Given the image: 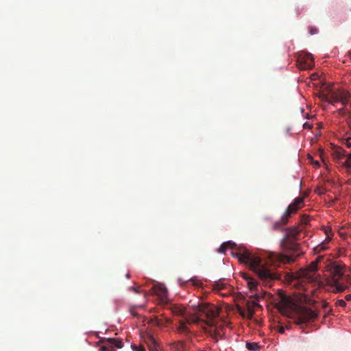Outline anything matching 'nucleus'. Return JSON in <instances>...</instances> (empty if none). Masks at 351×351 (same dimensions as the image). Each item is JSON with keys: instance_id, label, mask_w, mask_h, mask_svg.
Instances as JSON below:
<instances>
[{"instance_id": "nucleus-1", "label": "nucleus", "mask_w": 351, "mask_h": 351, "mask_svg": "<svg viewBox=\"0 0 351 351\" xmlns=\"http://www.w3.org/2000/svg\"><path fill=\"white\" fill-rule=\"evenodd\" d=\"M175 313L183 318L178 322L176 328L178 332L188 335L191 333V324H198L203 317L206 319V323L209 326L214 325V320L219 315L218 308L213 304H200L195 307V314L186 313L183 307H177Z\"/></svg>"}, {"instance_id": "nucleus-2", "label": "nucleus", "mask_w": 351, "mask_h": 351, "mask_svg": "<svg viewBox=\"0 0 351 351\" xmlns=\"http://www.w3.org/2000/svg\"><path fill=\"white\" fill-rule=\"evenodd\" d=\"M302 231V228L298 226L286 229V234L281 240L280 246L284 251L289 253V254H281L279 258L281 261L291 263L302 254L300 245L295 241Z\"/></svg>"}, {"instance_id": "nucleus-3", "label": "nucleus", "mask_w": 351, "mask_h": 351, "mask_svg": "<svg viewBox=\"0 0 351 351\" xmlns=\"http://www.w3.org/2000/svg\"><path fill=\"white\" fill-rule=\"evenodd\" d=\"M232 254L237 256L239 261L247 264L250 269L254 271L259 278L265 282H267L276 278L274 273L263 265L262 258L252 254L250 251L243 250L235 253L232 252Z\"/></svg>"}, {"instance_id": "nucleus-4", "label": "nucleus", "mask_w": 351, "mask_h": 351, "mask_svg": "<svg viewBox=\"0 0 351 351\" xmlns=\"http://www.w3.org/2000/svg\"><path fill=\"white\" fill-rule=\"evenodd\" d=\"M330 283L337 292H342L351 285V276L346 273L345 266L336 263L328 265Z\"/></svg>"}, {"instance_id": "nucleus-5", "label": "nucleus", "mask_w": 351, "mask_h": 351, "mask_svg": "<svg viewBox=\"0 0 351 351\" xmlns=\"http://www.w3.org/2000/svg\"><path fill=\"white\" fill-rule=\"evenodd\" d=\"M322 256H318L316 260L307 267L300 270L298 276L302 280L315 282L318 280L319 275L317 274L318 264L323 260Z\"/></svg>"}, {"instance_id": "nucleus-6", "label": "nucleus", "mask_w": 351, "mask_h": 351, "mask_svg": "<svg viewBox=\"0 0 351 351\" xmlns=\"http://www.w3.org/2000/svg\"><path fill=\"white\" fill-rule=\"evenodd\" d=\"M324 99L332 104L335 103H341L346 107L348 104H350L351 106L350 93L342 89L330 90L328 93L324 96Z\"/></svg>"}, {"instance_id": "nucleus-7", "label": "nucleus", "mask_w": 351, "mask_h": 351, "mask_svg": "<svg viewBox=\"0 0 351 351\" xmlns=\"http://www.w3.org/2000/svg\"><path fill=\"white\" fill-rule=\"evenodd\" d=\"M263 293H255L254 295L251 296V298H254L255 300L250 302L248 301L246 304V308H242L241 307H238V311L239 314L243 317H247V319H252L254 314V307H261V306L257 303L261 299L263 298Z\"/></svg>"}, {"instance_id": "nucleus-8", "label": "nucleus", "mask_w": 351, "mask_h": 351, "mask_svg": "<svg viewBox=\"0 0 351 351\" xmlns=\"http://www.w3.org/2000/svg\"><path fill=\"white\" fill-rule=\"evenodd\" d=\"M304 202V197H296L293 202L289 205L282 216V223H287L289 218L300 208H302Z\"/></svg>"}, {"instance_id": "nucleus-9", "label": "nucleus", "mask_w": 351, "mask_h": 351, "mask_svg": "<svg viewBox=\"0 0 351 351\" xmlns=\"http://www.w3.org/2000/svg\"><path fill=\"white\" fill-rule=\"evenodd\" d=\"M318 317V313L316 311L312 310L310 308L302 307L298 312L297 324H304L310 321L315 320Z\"/></svg>"}, {"instance_id": "nucleus-10", "label": "nucleus", "mask_w": 351, "mask_h": 351, "mask_svg": "<svg viewBox=\"0 0 351 351\" xmlns=\"http://www.w3.org/2000/svg\"><path fill=\"white\" fill-rule=\"evenodd\" d=\"M297 62L298 68L302 70L311 69L314 66L313 58L308 53H300Z\"/></svg>"}, {"instance_id": "nucleus-11", "label": "nucleus", "mask_w": 351, "mask_h": 351, "mask_svg": "<svg viewBox=\"0 0 351 351\" xmlns=\"http://www.w3.org/2000/svg\"><path fill=\"white\" fill-rule=\"evenodd\" d=\"M334 155L339 164L347 169H351V153L347 154L346 151L343 149L337 148L335 151Z\"/></svg>"}, {"instance_id": "nucleus-12", "label": "nucleus", "mask_w": 351, "mask_h": 351, "mask_svg": "<svg viewBox=\"0 0 351 351\" xmlns=\"http://www.w3.org/2000/svg\"><path fill=\"white\" fill-rule=\"evenodd\" d=\"M104 345L100 347L99 351H115L114 348H121L123 343L121 339L108 338L102 340Z\"/></svg>"}, {"instance_id": "nucleus-13", "label": "nucleus", "mask_w": 351, "mask_h": 351, "mask_svg": "<svg viewBox=\"0 0 351 351\" xmlns=\"http://www.w3.org/2000/svg\"><path fill=\"white\" fill-rule=\"evenodd\" d=\"M145 341L149 351L160 350V346L152 335L148 334L145 337Z\"/></svg>"}, {"instance_id": "nucleus-14", "label": "nucleus", "mask_w": 351, "mask_h": 351, "mask_svg": "<svg viewBox=\"0 0 351 351\" xmlns=\"http://www.w3.org/2000/svg\"><path fill=\"white\" fill-rule=\"evenodd\" d=\"M149 323L158 328H163L167 327V325L171 323V319L168 318H160L157 316H155L154 317L150 319Z\"/></svg>"}, {"instance_id": "nucleus-15", "label": "nucleus", "mask_w": 351, "mask_h": 351, "mask_svg": "<svg viewBox=\"0 0 351 351\" xmlns=\"http://www.w3.org/2000/svg\"><path fill=\"white\" fill-rule=\"evenodd\" d=\"M152 289L154 293L159 296L162 300L167 298V290L163 285H154Z\"/></svg>"}, {"instance_id": "nucleus-16", "label": "nucleus", "mask_w": 351, "mask_h": 351, "mask_svg": "<svg viewBox=\"0 0 351 351\" xmlns=\"http://www.w3.org/2000/svg\"><path fill=\"white\" fill-rule=\"evenodd\" d=\"M243 278L247 280V286L251 291H258V283L254 278L247 274L243 275Z\"/></svg>"}, {"instance_id": "nucleus-17", "label": "nucleus", "mask_w": 351, "mask_h": 351, "mask_svg": "<svg viewBox=\"0 0 351 351\" xmlns=\"http://www.w3.org/2000/svg\"><path fill=\"white\" fill-rule=\"evenodd\" d=\"M236 244L231 241L223 243L219 247L218 252L219 253H225L228 248L233 249Z\"/></svg>"}, {"instance_id": "nucleus-18", "label": "nucleus", "mask_w": 351, "mask_h": 351, "mask_svg": "<svg viewBox=\"0 0 351 351\" xmlns=\"http://www.w3.org/2000/svg\"><path fill=\"white\" fill-rule=\"evenodd\" d=\"M325 232L327 234V237L322 244H320L319 245H318L317 247V250L318 251L325 250L327 248L326 245L330 242V241L331 239V238L329 237V235L328 234L326 229L325 230Z\"/></svg>"}, {"instance_id": "nucleus-19", "label": "nucleus", "mask_w": 351, "mask_h": 351, "mask_svg": "<svg viewBox=\"0 0 351 351\" xmlns=\"http://www.w3.org/2000/svg\"><path fill=\"white\" fill-rule=\"evenodd\" d=\"M310 222V218L308 215H303L301 216V219H300V224H299V226L300 228H302L306 226V225H308Z\"/></svg>"}, {"instance_id": "nucleus-20", "label": "nucleus", "mask_w": 351, "mask_h": 351, "mask_svg": "<svg viewBox=\"0 0 351 351\" xmlns=\"http://www.w3.org/2000/svg\"><path fill=\"white\" fill-rule=\"evenodd\" d=\"M170 351H183V343L182 342L171 343Z\"/></svg>"}, {"instance_id": "nucleus-21", "label": "nucleus", "mask_w": 351, "mask_h": 351, "mask_svg": "<svg viewBox=\"0 0 351 351\" xmlns=\"http://www.w3.org/2000/svg\"><path fill=\"white\" fill-rule=\"evenodd\" d=\"M343 144L348 148H351V133H347L342 139Z\"/></svg>"}, {"instance_id": "nucleus-22", "label": "nucleus", "mask_w": 351, "mask_h": 351, "mask_svg": "<svg viewBox=\"0 0 351 351\" xmlns=\"http://www.w3.org/2000/svg\"><path fill=\"white\" fill-rule=\"evenodd\" d=\"M246 348L249 350L256 351L258 350L259 346L258 345V343H254V342H252V343L247 342L246 343Z\"/></svg>"}, {"instance_id": "nucleus-23", "label": "nucleus", "mask_w": 351, "mask_h": 351, "mask_svg": "<svg viewBox=\"0 0 351 351\" xmlns=\"http://www.w3.org/2000/svg\"><path fill=\"white\" fill-rule=\"evenodd\" d=\"M131 348L133 351H145V348L141 345L132 344Z\"/></svg>"}, {"instance_id": "nucleus-24", "label": "nucleus", "mask_w": 351, "mask_h": 351, "mask_svg": "<svg viewBox=\"0 0 351 351\" xmlns=\"http://www.w3.org/2000/svg\"><path fill=\"white\" fill-rule=\"evenodd\" d=\"M286 224H287V223H285V224H284V223H282V218H281L280 221H277V222H276V223H274V225H273V228H274V230H280L282 226H285V225H286Z\"/></svg>"}, {"instance_id": "nucleus-25", "label": "nucleus", "mask_w": 351, "mask_h": 351, "mask_svg": "<svg viewBox=\"0 0 351 351\" xmlns=\"http://www.w3.org/2000/svg\"><path fill=\"white\" fill-rule=\"evenodd\" d=\"M188 281H191L193 282V285L196 287H198L201 285V282L199 281L193 279V278L189 280Z\"/></svg>"}, {"instance_id": "nucleus-26", "label": "nucleus", "mask_w": 351, "mask_h": 351, "mask_svg": "<svg viewBox=\"0 0 351 351\" xmlns=\"http://www.w3.org/2000/svg\"><path fill=\"white\" fill-rule=\"evenodd\" d=\"M338 112L339 114H343V115L349 113V112L345 108L338 110Z\"/></svg>"}, {"instance_id": "nucleus-27", "label": "nucleus", "mask_w": 351, "mask_h": 351, "mask_svg": "<svg viewBox=\"0 0 351 351\" xmlns=\"http://www.w3.org/2000/svg\"><path fill=\"white\" fill-rule=\"evenodd\" d=\"M337 304L338 306H343H343H345L346 305V302H345L344 300H337Z\"/></svg>"}, {"instance_id": "nucleus-28", "label": "nucleus", "mask_w": 351, "mask_h": 351, "mask_svg": "<svg viewBox=\"0 0 351 351\" xmlns=\"http://www.w3.org/2000/svg\"><path fill=\"white\" fill-rule=\"evenodd\" d=\"M309 32L311 34H317V29L316 28H314V27H310L309 28Z\"/></svg>"}, {"instance_id": "nucleus-29", "label": "nucleus", "mask_w": 351, "mask_h": 351, "mask_svg": "<svg viewBox=\"0 0 351 351\" xmlns=\"http://www.w3.org/2000/svg\"><path fill=\"white\" fill-rule=\"evenodd\" d=\"M304 128L305 129H311L312 128V125L310 124L308 122H306L304 125H303Z\"/></svg>"}, {"instance_id": "nucleus-30", "label": "nucleus", "mask_w": 351, "mask_h": 351, "mask_svg": "<svg viewBox=\"0 0 351 351\" xmlns=\"http://www.w3.org/2000/svg\"><path fill=\"white\" fill-rule=\"evenodd\" d=\"M348 125H349V128L351 130V114H350V115H349V117H348Z\"/></svg>"}, {"instance_id": "nucleus-31", "label": "nucleus", "mask_w": 351, "mask_h": 351, "mask_svg": "<svg viewBox=\"0 0 351 351\" xmlns=\"http://www.w3.org/2000/svg\"><path fill=\"white\" fill-rule=\"evenodd\" d=\"M321 305H322V307L323 308H324V309H326V308L328 307V304H327V303H326V302H322V303L321 304Z\"/></svg>"}, {"instance_id": "nucleus-32", "label": "nucleus", "mask_w": 351, "mask_h": 351, "mask_svg": "<svg viewBox=\"0 0 351 351\" xmlns=\"http://www.w3.org/2000/svg\"><path fill=\"white\" fill-rule=\"evenodd\" d=\"M130 289H131L132 291H133L134 292H135V293H138V290L136 287H130Z\"/></svg>"}, {"instance_id": "nucleus-33", "label": "nucleus", "mask_w": 351, "mask_h": 351, "mask_svg": "<svg viewBox=\"0 0 351 351\" xmlns=\"http://www.w3.org/2000/svg\"><path fill=\"white\" fill-rule=\"evenodd\" d=\"M346 300H348V301H350L351 300V295L350 294L347 295L346 296Z\"/></svg>"}, {"instance_id": "nucleus-34", "label": "nucleus", "mask_w": 351, "mask_h": 351, "mask_svg": "<svg viewBox=\"0 0 351 351\" xmlns=\"http://www.w3.org/2000/svg\"><path fill=\"white\" fill-rule=\"evenodd\" d=\"M278 331L280 333H283L285 332V328L283 327H280Z\"/></svg>"}, {"instance_id": "nucleus-35", "label": "nucleus", "mask_w": 351, "mask_h": 351, "mask_svg": "<svg viewBox=\"0 0 351 351\" xmlns=\"http://www.w3.org/2000/svg\"><path fill=\"white\" fill-rule=\"evenodd\" d=\"M126 277H127L128 278H129L130 277V274H126Z\"/></svg>"}, {"instance_id": "nucleus-36", "label": "nucleus", "mask_w": 351, "mask_h": 351, "mask_svg": "<svg viewBox=\"0 0 351 351\" xmlns=\"http://www.w3.org/2000/svg\"><path fill=\"white\" fill-rule=\"evenodd\" d=\"M285 300H286L285 297H283V298H282V301H285Z\"/></svg>"}, {"instance_id": "nucleus-37", "label": "nucleus", "mask_w": 351, "mask_h": 351, "mask_svg": "<svg viewBox=\"0 0 351 351\" xmlns=\"http://www.w3.org/2000/svg\"><path fill=\"white\" fill-rule=\"evenodd\" d=\"M315 165H316L317 166H319V162H315Z\"/></svg>"}, {"instance_id": "nucleus-38", "label": "nucleus", "mask_w": 351, "mask_h": 351, "mask_svg": "<svg viewBox=\"0 0 351 351\" xmlns=\"http://www.w3.org/2000/svg\"><path fill=\"white\" fill-rule=\"evenodd\" d=\"M322 193H323V192H322V191H319V192H318V193H319V194H322Z\"/></svg>"}]
</instances>
